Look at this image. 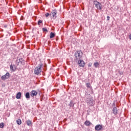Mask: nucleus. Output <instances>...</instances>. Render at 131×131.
Returning a JSON list of instances; mask_svg holds the SVG:
<instances>
[{
    "instance_id": "nucleus-1",
    "label": "nucleus",
    "mask_w": 131,
    "mask_h": 131,
    "mask_svg": "<svg viewBox=\"0 0 131 131\" xmlns=\"http://www.w3.org/2000/svg\"><path fill=\"white\" fill-rule=\"evenodd\" d=\"M41 67H42V63H39L37 67L34 69V73L36 75H38L41 72Z\"/></svg>"
},
{
    "instance_id": "nucleus-2",
    "label": "nucleus",
    "mask_w": 131,
    "mask_h": 131,
    "mask_svg": "<svg viewBox=\"0 0 131 131\" xmlns=\"http://www.w3.org/2000/svg\"><path fill=\"white\" fill-rule=\"evenodd\" d=\"M94 4L95 6V8H96L97 10H102V4H101L100 2L97 1H94Z\"/></svg>"
},
{
    "instance_id": "nucleus-3",
    "label": "nucleus",
    "mask_w": 131,
    "mask_h": 131,
    "mask_svg": "<svg viewBox=\"0 0 131 131\" xmlns=\"http://www.w3.org/2000/svg\"><path fill=\"white\" fill-rule=\"evenodd\" d=\"M75 57L76 60H78L82 57V52L81 51H77L75 54Z\"/></svg>"
},
{
    "instance_id": "nucleus-4",
    "label": "nucleus",
    "mask_w": 131,
    "mask_h": 131,
    "mask_svg": "<svg viewBox=\"0 0 131 131\" xmlns=\"http://www.w3.org/2000/svg\"><path fill=\"white\" fill-rule=\"evenodd\" d=\"M10 78V73H7L5 75L2 76L1 78L3 80H6Z\"/></svg>"
},
{
    "instance_id": "nucleus-5",
    "label": "nucleus",
    "mask_w": 131,
    "mask_h": 131,
    "mask_svg": "<svg viewBox=\"0 0 131 131\" xmlns=\"http://www.w3.org/2000/svg\"><path fill=\"white\" fill-rule=\"evenodd\" d=\"M56 15H57V10H52L50 14V16L52 15L53 19H56V18H57V16Z\"/></svg>"
},
{
    "instance_id": "nucleus-6",
    "label": "nucleus",
    "mask_w": 131,
    "mask_h": 131,
    "mask_svg": "<svg viewBox=\"0 0 131 131\" xmlns=\"http://www.w3.org/2000/svg\"><path fill=\"white\" fill-rule=\"evenodd\" d=\"M78 64L80 67H84V65H85V63L82 60H79L78 61Z\"/></svg>"
},
{
    "instance_id": "nucleus-7",
    "label": "nucleus",
    "mask_w": 131,
    "mask_h": 131,
    "mask_svg": "<svg viewBox=\"0 0 131 131\" xmlns=\"http://www.w3.org/2000/svg\"><path fill=\"white\" fill-rule=\"evenodd\" d=\"M103 126H102V125L100 124H98L95 126V129L96 131H99V130H101V129H102Z\"/></svg>"
},
{
    "instance_id": "nucleus-8",
    "label": "nucleus",
    "mask_w": 131,
    "mask_h": 131,
    "mask_svg": "<svg viewBox=\"0 0 131 131\" xmlns=\"http://www.w3.org/2000/svg\"><path fill=\"white\" fill-rule=\"evenodd\" d=\"M30 95L31 97H34V96H36L37 95V92L35 90H33L30 92Z\"/></svg>"
},
{
    "instance_id": "nucleus-9",
    "label": "nucleus",
    "mask_w": 131,
    "mask_h": 131,
    "mask_svg": "<svg viewBox=\"0 0 131 131\" xmlns=\"http://www.w3.org/2000/svg\"><path fill=\"white\" fill-rule=\"evenodd\" d=\"M113 113L115 115H117L118 114V110H117V108L116 107H114L113 108Z\"/></svg>"
},
{
    "instance_id": "nucleus-10",
    "label": "nucleus",
    "mask_w": 131,
    "mask_h": 131,
    "mask_svg": "<svg viewBox=\"0 0 131 131\" xmlns=\"http://www.w3.org/2000/svg\"><path fill=\"white\" fill-rule=\"evenodd\" d=\"M16 99H21V92H18L16 94Z\"/></svg>"
},
{
    "instance_id": "nucleus-11",
    "label": "nucleus",
    "mask_w": 131,
    "mask_h": 131,
    "mask_svg": "<svg viewBox=\"0 0 131 131\" xmlns=\"http://www.w3.org/2000/svg\"><path fill=\"white\" fill-rule=\"evenodd\" d=\"M10 69L11 71H13V72L16 71V68L14 69V67H13V65L11 64L10 66Z\"/></svg>"
},
{
    "instance_id": "nucleus-12",
    "label": "nucleus",
    "mask_w": 131,
    "mask_h": 131,
    "mask_svg": "<svg viewBox=\"0 0 131 131\" xmlns=\"http://www.w3.org/2000/svg\"><path fill=\"white\" fill-rule=\"evenodd\" d=\"M84 124H85L87 126H90V125H91V124H92V123H91V122H90V121H86L84 122Z\"/></svg>"
},
{
    "instance_id": "nucleus-13",
    "label": "nucleus",
    "mask_w": 131,
    "mask_h": 131,
    "mask_svg": "<svg viewBox=\"0 0 131 131\" xmlns=\"http://www.w3.org/2000/svg\"><path fill=\"white\" fill-rule=\"evenodd\" d=\"M56 36V34H55V33L51 32V33H50V38H53V37H54V36Z\"/></svg>"
},
{
    "instance_id": "nucleus-14",
    "label": "nucleus",
    "mask_w": 131,
    "mask_h": 131,
    "mask_svg": "<svg viewBox=\"0 0 131 131\" xmlns=\"http://www.w3.org/2000/svg\"><path fill=\"white\" fill-rule=\"evenodd\" d=\"M16 123H17V124H18V125H20L22 124V121H21V119H18L17 121H16Z\"/></svg>"
},
{
    "instance_id": "nucleus-15",
    "label": "nucleus",
    "mask_w": 131,
    "mask_h": 131,
    "mask_svg": "<svg viewBox=\"0 0 131 131\" xmlns=\"http://www.w3.org/2000/svg\"><path fill=\"white\" fill-rule=\"evenodd\" d=\"M26 122L27 125H28L29 126L30 125H31V123H32V122H31V121H30L29 120H27Z\"/></svg>"
},
{
    "instance_id": "nucleus-16",
    "label": "nucleus",
    "mask_w": 131,
    "mask_h": 131,
    "mask_svg": "<svg viewBox=\"0 0 131 131\" xmlns=\"http://www.w3.org/2000/svg\"><path fill=\"white\" fill-rule=\"evenodd\" d=\"M26 99H29L30 98V95L29 94V93L27 92L26 94Z\"/></svg>"
},
{
    "instance_id": "nucleus-17",
    "label": "nucleus",
    "mask_w": 131,
    "mask_h": 131,
    "mask_svg": "<svg viewBox=\"0 0 131 131\" xmlns=\"http://www.w3.org/2000/svg\"><path fill=\"white\" fill-rule=\"evenodd\" d=\"M5 126V123L2 122L0 123V128H4Z\"/></svg>"
},
{
    "instance_id": "nucleus-18",
    "label": "nucleus",
    "mask_w": 131,
    "mask_h": 131,
    "mask_svg": "<svg viewBox=\"0 0 131 131\" xmlns=\"http://www.w3.org/2000/svg\"><path fill=\"white\" fill-rule=\"evenodd\" d=\"M69 106L70 107H74V103H73V101H71L70 104H69Z\"/></svg>"
},
{
    "instance_id": "nucleus-19",
    "label": "nucleus",
    "mask_w": 131,
    "mask_h": 131,
    "mask_svg": "<svg viewBox=\"0 0 131 131\" xmlns=\"http://www.w3.org/2000/svg\"><path fill=\"white\" fill-rule=\"evenodd\" d=\"M99 65H100L99 64V62H94V66H95L96 68H97V67H98V66H99Z\"/></svg>"
},
{
    "instance_id": "nucleus-20",
    "label": "nucleus",
    "mask_w": 131,
    "mask_h": 131,
    "mask_svg": "<svg viewBox=\"0 0 131 131\" xmlns=\"http://www.w3.org/2000/svg\"><path fill=\"white\" fill-rule=\"evenodd\" d=\"M86 87L90 89L91 88V83H86Z\"/></svg>"
},
{
    "instance_id": "nucleus-21",
    "label": "nucleus",
    "mask_w": 131,
    "mask_h": 131,
    "mask_svg": "<svg viewBox=\"0 0 131 131\" xmlns=\"http://www.w3.org/2000/svg\"><path fill=\"white\" fill-rule=\"evenodd\" d=\"M41 23H42V20H39L38 21L37 24H38V25H40V24H41Z\"/></svg>"
},
{
    "instance_id": "nucleus-22",
    "label": "nucleus",
    "mask_w": 131,
    "mask_h": 131,
    "mask_svg": "<svg viewBox=\"0 0 131 131\" xmlns=\"http://www.w3.org/2000/svg\"><path fill=\"white\" fill-rule=\"evenodd\" d=\"M50 15H51V14H50V13H46V14H45V16H46V17H49V16H50Z\"/></svg>"
},
{
    "instance_id": "nucleus-23",
    "label": "nucleus",
    "mask_w": 131,
    "mask_h": 131,
    "mask_svg": "<svg viewBox=\"0 0 131 131\" xmlns=\"http://www.w3.org/2000/svg\"><path fill=\"white\" fill-rule=\"evenodd\" d=\"M42 30H43V31H44V32H48V30H47L46 28H42Z\"/></svg>"
},
{
    "instance_id": "nucleus-24",
    "label": "nucleus",
    "mask_w": 131,
    "mask_h": 131,
    "mask_svg": "<svg viewBox=\"0 0 131 131\" xmlns=\"http://www.w3.org/2000/svg\"><path fill=\"white\" fill-rule=\"evenodd\" d=\"M106 18H107V19H106L107 21H109V20H110V16H107Z\"/></svg>"
},
{
    "instance_id": "nucleus-25",
    "label": "nucleus",
    "mask_w": 131,
    "mask_h": 131,
    "mask_svg": "<svg viewBox=\"0 0 131 131\" xmlns=\"http://www.w3.org/2000/svg\"><path fill=\"white\" fill-rule=\"evenodd\" d=\"M88 65L89 67H92V63H89Z\"/></svg>"
},
{
    "instance_id": "nucleus-26",
    "label": "nucleus",
    "mask_w": 131,
    "mask_h": 131,
    "mask_svg": "<svg viewBox=\"0 0 131 131\" xmlns=\"http://www.w3.org/2000/svg\"><path fill=\"white\" fill-rule=\"evenodd\" d=\"M119 74H120V75H122V72L121 71H119Z\"/></svg>"
},
{
    "instance_id": "nucleus-27",
    "label": "nucleus",
    "mask_w": 131,
    "mask_h": 131,
    "mask_svg": "<svg viewBox=\"0 0 131 131\" xmlns=\"http://www.w3.org/2000/svg\"><path fill=\"white\" fill-rule=\"evenodd\" d=\"M129 38L131 40V34L129 35Z\"/></svg>"
},
{
    "instance_id": "nucleus-28",
    "label": "nucleus",
    "mask_w": 131,
    "mask_h": 131,
    "mask_svg": "<svg viewBox=\"0 0 131 131\" xmlns=\"http://www.w3.org/2000/svg\"><path fill=\"white\" fill-rule=\"evenodd\" d=\"M87 103H89V104L91 103V102H89V101H87Z\"/></svg>"
},
{
    "instance_id": "nucleus-29",
    "label": "nucleus",
    "mask_w": 131,
    "mask_h": 131,
    "mask_svg": "<svg viewBox=\"0 0 131 131\" xmlns=\"http://www.w3.org/2000/svg\"><path fill=\"white\" fill-rule=\"evenodd\" d=\"M39 1H41V0H39Z\"/></svg>"
}]
</instances>
